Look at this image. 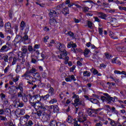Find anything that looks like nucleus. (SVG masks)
<instances>
[{
    "mask_svg": "<svg viewBox=\"0 0 126 126\" xmlns=\"http://www.w3.org/2000/svg\"><path fill=\"white\" fill-rule=\"evenodd\" d=\"M24 106V103L23 102H19L18 107L20 108H22Z\"/></svg>",
    "mask_w": 126,
    "mask_h": 126,
    "instance_id": "nucleus-63",
    "label": "nucleus"
},
{
    "mask_svg": "<svg viewBox=\"0 0 126 126\" xmlns=\"http://www.w3.org/2000/svg\"><path fill=\"white\" fill-rule=\"evenodd\" d=\"M98 111H101V108L97 109L89 108L87 112L90 117L95 118L98 116Z\"/></svg>",
    "mask_w": 126,
    "mask_h": 126,
    "instance_id": "nucleus-6",
    "label": "nucleus"
},
{
    "mask_svg": "<svg viewBox=\"0 0 126 126\" xmlns=\"http://www.w3.org/2000/svg\"><path fill=\"white\" fill-rule=\"evenodd\" d=\"M16 62H17V58H16V57H14L13 58V62L12 63V65L15 64V63H16Z\"/></svg>",
    "mask_w": 126,
    "mask_h": 126,
    "instance_id": "nucleus-47",
    "label": "nucleus"
},
{
    "mask_svg": "<svg viewBox=\"0 0 126 126\" xmlns=\"http://www.w3.org/2000/svg\"><path fill=\"white\" fill-rule=\"evenodd\" d=\"M1 27H3V21H2V19L0 17V28Z\"/></svg>",
    "mask_w": 126,
    "mask_h": 126,
    "instance_id": "nucleus-48",
    "label": "nucleus"
},
{
    "mask_svg": "<svg viewBox=\"0 0 126 126\" xmlns=\"http://www.w3.org/2000/svg\"><path fill=\"white\" fill-rule=\"evenodd\" d=\"M28 50L29 52H33V47L31 45H29L28 47Z\"/></svg>",
    "mask_w": 126,
    "mask_h": 126,
    "instance_id": "nucleus-55",
    "label": "nucleus"
},
{
    "mask_svg": "<svg viewBox=\"0 0 126 126\" xmlns=\"http://www.w3.org/2000/svg\"><path fill=\"white\" fill-rule=\"evenodd\" d=\"M30 73H35V72H37V69L34 67H32V69L29 70Z\"/></svg>",
    "mask_w": 126,
    "mask_h": 126,
    "instance_id": "nucleus-39",
    "label": "nucleus"
},
{
    "mask_svg": "<svg viewBox=\"0 0 126 126\" xmlns=\"http://www.w3.org/2000/svg\"><path fill=\"white\" fill-rule=\"evenodd\" d=\"M91 72H92L94 75H95L96 74H98V75H99V72H98V70H97V69L94 68H92V69H91Z\"/></svg>",
    "mask_w": 126,
    "mask_h": 126,
    "instance_id": "nucleus-28",
    "label": "nucleus"
},
{
    "mask_svg": "<svg viewBox=\"0 0 126 126\" xmlns=\"http://www.w3.org/2000/svg\"><path fill=\"white\" fill-rule=\"evenodd\" d=\"M36 107H37V108L38 109H40V110H42L43 112H44V111H46V110H47V109L46 108V106H45V104L41 103L40 101L37 104Z\"/></svg>",
    "mask_w": 126,
    "mask_h": 126,
    "instance_id": "nucleus-13",
    "label": "nucleus"
},
{
    "mask_svg": "<svg viewBox=\"0 0 126 126\" xmlns=\"http://www.w3.org/2000/svg\"><path fill=\"white\" fill-rule=\"evenodd\" d=\"M20 124L21 126H33L34 123L31 120L27 121V119L24 117H21L20 118Z\"/></svg>",
    "mask_w": 126,
    "mask_h": 126,
    "instance_id": "nucleus-5",
    "label": "nucleus"
},
{
    "mask_svg": "<svg viewBox=\"0 0 126 126\" xmlns=\"http://www.w3.org/2000/svg\"><path fill=\"white\" fill-rule=\"evenodd\" d=\"M75 65H73L71 68H70V72H73V71L75 69Z\"/></svg>",
    "mask_w": 126,
    "mask_h": 126,
    "instance_id": "nucleus-53",
    "label": "nucleus"
},
{
    "mask_svg": "<svg viewBox=\"0 0 126 126\" xmlns=\"http://www.w3.org/2000/svg\"><path fill=\"white\" fill-rule=\"evenodd\" d=\"M108 120L110 121V125H111L112 126H117V124L115 121L111 119L110 118H108Z\"/></svg>",
    "mask_w": 126,
    "mask_h": 126,
    "instance_id": "nucleus-24",
    "label": "nucleus"
},
{
    "mask_svg": "<svg viewBox=\"0 0 126 126\" xmlns=\"http://www.w3.org/2000/svg\"><path fill=\"white\" fill-rule=\"evenodd\" d=\"M53 112L54 113H58V112H59V107L58 106V105H54L53 108Z\"/></svg>",
    "mask_w": 126,
    "mask_h": 126,
    "instance_id": "nucleus-35",
    "label": "nucleus"
},
{
    "mask_svg": "<svg viewBox=\"0 0 126 126\" xmlns=\"http://www.w3.org/2000/svg\"><path fill=\"white\" fill-rule=\"evenodd\" d=\"M92 25H93V23H92V22L91 21L88 22V26L89 28H91V27H92Z\"/></svg>",
    "mask_w": 126,
    "mask_h": 126,
    "instance_id": "nucleus-52",
    "label": "nucleus"
},
{
    "mask_svg": "<svg viewBox=\"0 0 126 126\" xmlns=\"http://www.w3.org/2000/svg\"><path fill=\"white\" fill-rule=\"evenodd\" d=\"M49 38H50V37H49V36H45V37H44V42L45 43H47V42L48 40H49Z\"/></svg>",
    "mask_w": 126,
    "mask_h": 126,
    "instance_id": "nucleus-57",
    "label": "nucleus"
},
{
    "mask_svg": "<svg viewBox=\"0 0 126 126\" xmlns=\"http://www.w3.org/2000/svg\"><path fill=\"white\" fill-rule=\"evenodd\" d=\"M23 2V0H18V2H16V5H20L21 6Z\"/></svg>",
    "mask_w": 126,
    "mask_h": 126,
    "instance_id": "nucleus-37",
    "label": "nucleus"
},
{
    "mask_svg": "<svg viewBox=\"0 0 126 126\" xmlns=\"http://www.w3.org/2000/svg\"><path fill=\"white\" fill-rule=\"evenodd\" d=\"M63 60H65V62H64V63H65V64H67V63H68V60L69 59V58L66 56H64L63 57Z\"/></svg>",
    "mask_w": 126,
    "mask_h": 126,
    "instance_id": "nucleus-40",
    "label": "nucleus"
},
{
    "mask_svg": "<svg viewBox=\"0 0 126 126\" xmlns=\"http://www.w3.org/2000/svg\"><path fill=\"white\" fill-rule=\"evenodd\" d=\"M61 10V9H56V10H55L56 15H58V14H61V13L62 12Z\"/></svg>",
    "mask_w": 126,
    "mask_h": 126,
    "instance_id": "nucleus-44",
    "label": "nucleus"
},
{
    "mask_svg": "<svg viewBox=\"0 0 126 126\" xmlns=\"http://www.w3.org/2000/svg\"><path fill=\"white\" fill-rule=\"evenodd\" d=\"M98 15V17H99V18H101V19H104V20L107 19V15H106V14H104V13L99 12Z\"/></svg>",
    "mask_w": 126,
    "mask_h": 126,
    "instance_id": "nucleus-15",
    "label": "nucleus"
},
{
    "mask_svg": "<svg viewBox=\"0 0 126 126\" xmlns=\"http://www.w3.org/2000/svg\"><path fill=\"white\" fill-rule=\"evenodd\" d=\"M90 101L92 103H93V104H97V105H98V106H100V102H99V100H98V99H97L96 98H91L90 99Z\"/></svg>",
    "mask_w": 126,
    "mask_h": 126,
    "instance_id": "nucleus-14",
    "label": "nucleus"
},
{
    "mask_svg": "<svg viewBox=\"0 0 126 126\" xmlns=\"http://www.w3.org/2000/svg\"><path fill=\"white\" fill-rule=\"evenodd\" d=\"M59 122H57L55 120H52L50 123L51 126H59Z\"/></svg>",
    "mask_w": 126,
    "mask_h": 126,
    "instance_id": "nucleus-26",
    "label": "nucleus"
},
{
    "mask_svg": "<svg viewBox=\"0 0 126 126\" xmlns=\"http://www.w3.org/2000/svg\"><path fill=\"white\" fill-rule=\"evenodd\" d=\"M79 98H76L74 100V103L76 104V105H78V103H79Z\"/></svg>",
    "mask_w": 126,
    "mask_h": 126,
    "instance_id": "nucleus-58",
    "label": "nucleus"
},
{
    "mask_svg": "<svg viewBox=\"0 0 126 126\" xmlns=\"http://www.w3.org/2000/svg\"><path fill=\"white\" fill-rule=\"evenodd\" d=\"M38 87L39 88H42V87H45V84L44 83H42V81H39V82L38 83L37 85Z\"/></svg>",
    "mask_w": 126,
    "mask_h": 126,
    "instance_id": "nucleus-32",
    "label": "nucleus"
},
{
    "mask_svg": "<svg viewBox=\"0 0 126 126\" xmlns=\"http://www.w3.org/2000/svg\"><path fill=\"white\" fill-rule=\"evenodd\" d=\"M89 52H90V50H89V49H85L84 52L85 56H87V55L89 54Z\"/></svg>",
    "mask_w": 126,
    "mask_h": 126,
    "instance_id": "nucleus-51",
    "label": "nucleus"
},
{
    "mask_svg": "<svg viewBox=\"0 0 126 126\" xmlns=\"http://www.w3.org/2000/svg\"><path fill=\"white\" fill-rule=\"evenodd\" d=\"M48 94H50V96H54L55 95V89H54V88H50L48 90Z\"/></svg>",
    "mask_w": 126,
    "mask_h": 126,
    "instance_id": "nucleus-22",
    "label": "nucleus"
},
{
    "mask_svg": "<svg viewBox=\"0 0 126 126\" xmlns=\"http://www.w3.org/2000/svg\"><path fill=\"white\" fill-rule=\"evenodd\" d=\"M67 121V123H69L70 124H74V126H81L80 125L78 124V122L76 121V119H72V117L70 116L68 117Z\"/></svg>",
    "mask_w": 126,
    "mask_h": 126,
    "instance_id": "nucleus-9",
    "label": "nucleus"
},
{
    "mask_svg": "<svg viewBox=\"0 0 126 126\" xmlns=\"http://www.w3.org/2000/svg\"><path fill=\"white\" fill-rule=\"evenodd\" d=\"M21 52L23 54H24L26 56L27 53H28V49H27V46H23L21 48Z\"/></svg>",
    "mask_w": 126,
    "mask_h": 126,
    "instance_id": "nucleus-16",
    "label": "nucleus"
},
{
    "mask_svg": "<svg viewBox=\"0 0 126 126\" xmlns=\"http://www.w3.org/2000/svg\"><path fill=\"white\" fill-rule=\"evenodd\" d=\"M0 121H7V119L5 117L0 116Z\"/></svg>",
    "mask_w": 126,
    "mask_h": 126,
    "instance_id": "nucleus-50",
    "label": "nucleus"
},
{
    "mask_svg": "<svg viewBox=\"0 0 126 126\" xmlns=\"http://www.w3.org/2000/svg\"><path fill=\"white\" fill-rule=\"evenodd\" d=\"M19 63H18V64H19L21 66H24V63H25V58H22L19 59Z\"/></svg>",
    "mask_w": 126,
    "mask_h": 126,
    "instance_id": "nucleus-20",
    "label": "nucleus"
},
{
    "mask_svg": "<svg viewBox=\"0 0 126 126\" xmlns=\"http://www.w3.org/2000/svg\"><path fill=\"white\" fill-rule=\"evenodd\" d=\"M83 12H88V10H89V7L87 6H84L82 8Z\"/></svg>",
    "mask_w": 126,
    "mask_h": 126,
    "instance_id": "nucleus-43",
    "label": "nucleus"
},
{
    "mask_svg": "<svg viewBox=\"0 0 126 126\" xmlns=\"http://www.w3.org/2000/svg\"><path fill=\"white\" fill-rule=\"evenodd\" d=\"M37 96H39V98L38 99L39 102L41 101V100H43V101H47L49 98H50V94H47L45 95H40V94H36Z\"/></svg>",
    "mask_w": 126,
    "mask_h": 126,
    "instance_id": "nucleus-10",
    "label": "nucleus"
},
{
    "mask_svg": "<svg viewBox=\"0 0 126 126\" xmlns=\"http://www.w3.org/2000/svg\"><path fill=\"white\" fill-rule=\"evenodd\" d=\"M32 97L33 96L31 95V94H29L28 95L24 94L22 97V99L25 103H26V102H28V99H29V101H30Z\"/></svg>",
    "mask_w": 126,
    "mask_h": 126,
    "instance_id": "nucleus-12",
    "label": "nucleus"
},
{
    "mask_svg": "<svg viewBox=\"0 0 126 126\" xmlns=\"http://www.w3.org/2000/svg\"><path fill=\"white\" fill-rule=\"evenodd\" d=\"M57 102H58V99H57V98H53L51 99L49 101V104H55V103H57Z\"/></svg>",
    "mask_w": 126,
    "mask_h": 126,
    "instance_id": "nucleus-29",
    "label": "nucleus"
},
{
    "mask_svg": "<svg viewBox=\"0 0 126 126\" xmlns=\"http://www.w3.org/2000/svg\"><path fill=\"white\" fill-rule=\"evenodd\" d=\"M8 51V47L7 45H3L0 49V52H7Z\"/></svg>",
    "mask_w": 126,
    "mask_h": 126,
    "instance_id": "nucleus-23",
    "label": "nucleus"
},
{
    "mask_svg": "<svg viewBox=\"0 0 126 126\" xmlns=\"http://www.w3.org/2000/svg\"><path fill=\"white\" fill-rule=\"evenodd\" d=\"M23 118H25V119H26V120H27V121H28V119L30 118V116L27 114L24 116H23Z\"/></svg>",
    "mask_w": 126,
    "mask_h": 126,
    "instance_id": "nucleus-61",
    "label": "nucleus"
},
{
    "mask_svg": "<svg viewBox=\"0 0 126 126\" xmlns=\"http://www.w3.org/2000/svg\"><path fill=\"white\" fill-rule=\"evenodd\" d=\"M77 120L79 123L84 124V122L87 120V115L84 114L82 112H79Z\"/></svg>",
    "mask_w": 126,
    "mask_h": 126,
    "instance_id": "nucleus-7",
    "label": "nucleus"
},
{
    "mask_svg": "<svg viewBox=\"0 0 126 126\" xmlns=\"http://www.w3.org/2000/svg\"><path fill=\"white\" fill-rule=\"evenodd\" d=\"M21 40L22 41H26L28 40V35L26 34V33H25V35L24 37H21Z\"/></svg>",
    "mask_w": 126,
    "mask_h": 126,
    "instance_id": "nucleus-34",
    "label": "nucleus"
},
{
    "mask_svg": "<svg viewBox=\"0 0 126 126\" xmlns=\"http://www.w3.org/2000/svg\"><path fill=\"white\" fill-rule=\"evenodd\" d=\"M9 55H10L11 56L9 58L8 61H11L13 59V58L12 57V55H13V51L9 52Z\"/></svg>",
    "mask_w": 126,
    "mask_h": 126,
    "instance_id": "nucleus-49",
    "label": "nucleus"
},
{
    "mask_svg": "<svg viewBox=\"0 0 126 126\" xmlns=\"http://www.w3.org/2000/svg\"><path fill=\"white\" fill-rule=\"evenodd\" d=\"M20 27L21 30H24V28H25V22L24 21H22L21 22Z\"/></svg>",
    "mask_w": 126,
    "mask_h": 126,
    "instance_id": "nucleus-31",
    "label": "nucleus"
},
{
    "mask_svg": "<svg viewBox=\"0 0 126 126\" xmlns=\"http://www.w3.org/2000/svg\"><path fill=\"white\" fill-rule=\"evenodd\" d=\"M15 88L16 90L19 89L20 91H23V84L22 83H20L18 86H16L15 87Z\"/></svg>",
    "mask_w": 126,
    "mask_h": 126,
    "instance_id": "nucleus-17",
    "label": "nucleus"
},
{
    "mask_svg": "<svg viewBox=\"0 0 126 126\" xmlns=\"http://www.w3.org/2000/svg\"><path fill=\"white\" fill-rule=\"evenodd\" d=\"M20 70H21V65L17 63L16 68L15 69L16 73H19L20 72Z\"/></svg>",
    "mask_w": 126,
    "mask_h": 126,
    "instance_id": "nucleus-25",
    "label": "nucleus"
},
{
    "mask_svg": "<svg viewBox=\"0 0 126 126\" xmlns=\"http://www.w3.org/2000/svg\"><path fill=\"white\" fill-rule=\"evenodd\" d=\"M94 126H103V123H102V122H99L96 123Z\"/></svg>",
    "mask_w": 126,
    "mask_h": 126,
    "instance_id": "nucleus-59",
    "label": "nucleus"
},
{
    "mask_svg": "<svg viewBox=\"0 0 126 126\" xmlns=\"http://www.w3.org/2000/svg\"><path fill=\"white\" fill-rule=\"evenodd\" d=\"M18 59H25V56H26V55H25L24 54H23L22 53V52L21 51H19L18 52Z\"/></svg>",
    "mask_w": 126,
    "mask_h": 126,
    "instance_id": "nucleus-19",
    "label": "nucleus"
},
{
    "mask_svg": "<svg viewBox=\"0 0 126 126\" xmlns=\"http://www.w3.org/2000/svg\"><path fill=\"white\" fill-rule=\"evenodd\" d=\"M5 31L6 33H9L12 35L13 34V31L11 30V24L10 23L8 22L5 24Z\"/></svg>",
    "mask_w": 126,
    "mask_h": 126,
    "instance_id": "nucleus-8",
    "label": "nucleus"
},
{
    "mask_svg": "<svg viewBox=\"0 0 126 126\" xmlns=\"http://www.w3.org/2000/svg\"><path fill=\"white\" fill-rule=\"evenodd\" d=\"M64 34L65 35H68L69 36H70L71 37H73V36L74 35V34L73 33V32L69 31L68 32L67 31H65L64 32Z\"/></svg>",
    "mask_w": 126,
    "mask_h": 126,
    "instance_id": "nucleus-27",
    "label": "nucleus"
},
{
    "mask_svg": "<svg viewBox=\"0 0 126 126\" xmlns=\"http://www.w3.org/2000/svg\"><path fill=\"white\" fill-rule=\"evenodd\" d=\"M111 110L112 113H113V114H116V115H118V114H119V112L116 110V108L115 107H112Z\"/></svg>",
    "mask_w": 126,
    "mask_h": 126,
    "instance_id": "nucleus-33",
    "label": "nucleus"
},
{
    "mask_svg": "<svg viewBox=\"0 0 126 126\" xmlns=\"http://www.w3.org/2000/svg\"><path fill=\"white\" fill-rule=\"evenodd\" d=\"M35 115H37L38 118H41L43 122H48L51 119L50 114H48L45 111L42 110H38L35 113Z\"/></svg>",
    "mask_w": 126,
    "mask_h": 126,
    "instance_id": "nucleus-2",
    "label": "nucleus"
},
{
    "mask_svg": "<svg viewBox=\"0 0 126 126\" xmlns=\"http://www.w3.org/2000/svg\"><path fill=\"white\" fill-rule=\"evenodd\" d=\"M84 76H90V72H88V71H85L83 72Z\"/></svg>",
    "mask_w": 126,
    "mask_h": 126,
    "instance_id": "nucleus-42",
    "label": "nucleus"
},
{
    "mask_svg": "<svg viewBox=\"0 0 126 126\" xmlns=\"http://www.w3.org/2000/svg\"><path fill=\"white\" fill-rule=\"evenodd\" d=\"M63 4H62L57 6V8L61 9V10H62L63 9Z\"/></svg>",
    "mask_w": 126,
    "mask_h": 126,
    "instance_id": "nucleus-54",
    "label": "nucleus"
},
{
    "mask_svg": "<svg viewBox=\"0 0 126 126\" xmlns=\"http://www.w3.org/2000/svg\"><path fill=\"white\" fill-rule=\"evenodd\" d=\"M69 77H70V79L71 80V81H72V80L73 81H75V80H76V79H75V77H74V75H69Z\"/></svg>",
    "mask_w": 126,
    "mask_h": 126,
    "instance_id": "nucleus-45",
    "label": "nucleus"
},
{
    "mask_svg": "<svg viewBox=\"0 0 126 126\" xmlns=\"http://www.w3.org/2000/svg\"><path fill=\"white\" fill-rule=\"evenodd\" d=\"M65 80L66 81H67V82H71V80L70 79L69 76H68V77L65 78Z\"/></svg>",
    "mask_w": 126,
    "mask_h": 126,
    "instance_id": "nucleus-62",
    "label": "nucleus"
},
{
    "mask_svg": "<svg viewBox=\"0 0 126 126\" xmlns=\"http://www.w3.org/2000/svg\"><path fill=\"white\" fill-rule=\"evenodd\" d=\"M78 105H82V106H85V103L83 102L82 101L79 100V103H78Z\"/></svg>",
    "mask_w": 126,
    "mask_h": 126,
    "instance_id": "nucleus-60",
    "label": "nucleus"
},
{
    "mask_svg": "<svg viewBox=\"0 0 126 126\" xmlns=\"http://www.w3.org/2000/svg\"><path fill=\"white\" fill-rule=\"evenodd\" d=\"M49 17L50 18L56 17V16H57V14H56V12H55V10H50V12H49Z\"/></svg>",
    "mask_w": 126,
    "mask_h": 126,
    "instance_id": "nucleus-21",
    "label": "nucleus"
},
{
    "mask_svg": "<svg viewBox=\"0 0 126 126\" xmlns=\"http://www.w3.org/2000/svg\"><path fill=\"white\" fill-rule=\"evenodd\" d=\"M104 55H105L106 59H107L108 60H110V59H111V58H112V55H111V54H110L108 53H105Z\"/></svg>",
    "mask_w": 126,
    "mask_h": 126,
    "instance_id": "nucleus-41",
    "label": "nucleus"
},
{
    "mask_svg": "<svg viewBox=\"0 0 126 126\" xmlns=\"http://www.w3.org/2000/svg\"><path fill=\"white\" fill-rule=\"evenodd\" d=\"M103 95L104 96H101L100 99L102 102H107V104H112V102H115V100H118V97L116 96L113 97L107 93H104Z\"/></svg>",
    "mask_w": 126,
    "mask_h": 126,
    "instance_id": "nucleus-3",
    "label": "nucleus"
},
{
    "mask_svg": "<svg viewBox=\"0 0 126 126\" xmlns=\"http://www.w3.org/2000/svg\"><path fill=\"white\" fill-rule=\"evenodd\" d=\"M2 60H3L4 61L5 63L8 62V56H7V55H4V56L2 57Z\"/></svg>",
    "mask_w": 126,
    "mask_h": 126,
    "instance_id": "nucleus-36",
    "label": "nucleus"
},
{
    "mask_svg": "<svg viewBox=\"0 0 126 126\" xmlns=\"http://www.w3.org/2000/svg\"><path fill=\"white\" fill-rule=\"evenodd\" d=\"M33 76H36V77H37V80H38V81H41V76H40V74H39V73H35Z\"/></svg>",
    "mask_w": 126,
    "mask_h": 126,
    "instance_id": "nucleus-38",
    "label": "nucleus"
},
{
    "mask_svg": "<svg viewBox=\"0 0 126 126\" xmlns=\"http://www.w3.org/2000/svg\"><path fill=\"white\" fill-rule=\"evenodd\" d=\"M39 99H40V96L39 95H37V94L33 95L31 98V100H30V103L31 106L33 107V108H36L37 106L36 104L38 105V103L40 102Z\"/></svg>",
    "mask_w": 126,
    "mask_h": 126,
    "instance_id": "nucleus-4",
    "label": "nucleus"
},
{
    "mask_svg": "<svg viewBox=\"0 0 126 126\" xmlns=\"http://www.w3.org/2000/svg\"><path fill=\"white\" fill-rule=\"evenodd\" d=\"M23 91H21V92H19L18 93V97H19V98H21V97H22V98L23 97V95L22 94H23Z\"/></svg>",
    "mask_w": 126,
    "mask_h": 126,
    "instance_id": "nucleus-46",
    "label": "nucleus"
},
{
    "mask_svg": "<svg viewBox=\"0 0 126 126\" xmlns=\"http://www.w3.org/2000/svg\"><path fill=\"white\" fill-rule=\"evenodd\" d=\"M62 10L64 11L63 12V14H64V15H66V14H69V9H68V7L63 8V7Z\"/></svg>",
    "mask_w": 126,
    "mask_h": 126,
    "instance_id": "nucleus-18",
    "label": "nucleus"
},
{
    "mask_svg": "<svg viewBox=\"0 0 126 126\" xmlns=\"http://www.w3.org/2000/svg\"><path fill=\"white\" fill-rule=\"evenodd\" d=\"M16 116H23L25 114V110L24 109H16L15 112Z\"/></svg>",
    "mask_w": 126,
    "mask_h": 126,
    "instance_id": "nucleus-11",
    "label": "nucleus"
},
{
    "mask_svg": "<svg viewBox=\"0 0 126 126\" xmlns=\"http://www.w3.org/2000/svg\"><path fill=\"white\" fill-rule=\"evenodd\" d=\"M58 126H67L66 125H64V124H62L60 122H58Z\"/></svg>",
    "mask_w": 126,
    "mask_h": 126,
    "instance_id": "nucleus-64",
    "label": "nucleus"
},
{
    "mask_svg": "<svg viewBox=\"0 0 126 126\" xmlns=\"http://www.w3.org/2000/svg\"><path fill=\"white\" fill-rule=\"evenodd\" d=\"M118 59L117 57L114 58L112 60V63H117V59Z\"/></svg>",
    "mask_w": 126,
    "mask_h": 126,
    "instance_id": "nucleus-56",
    "label": "nucleus"
},
{
    "mask_svg": "<svg viewBox=\"0 0 126 126\" xmlns=\"http://www.w3.org/2000/svg\"><path fill=\"white\" fill-rule=\"evenodd\" d=\"M56 48L61 52L60 56H57L58 58L60 60L63 59V57L67 56V53H66V50H65V46L60 42L56 44Z\"/></svg>",
    "mask_w": 126,
    "mask_h": 126,
    "instance_id": "nucleus-1",
    "label": "nucleus"
},
{
    "mask_svg": "<svg viewBox=\"0 0 126 126\" xmlns=\"http://www.w3.org/2000/svg\"><path fill=\"white\" fill-rule=\"evenodd\" d=\"M30 75V72H29V70H27L26 71V72L22 76V77H28Z\"/></svg>",
    "mask_w": 126,
    "mask_h": 126,
    "instance_id": "nucleus-30",
    "label": "nucleus"
}]
</instances>
